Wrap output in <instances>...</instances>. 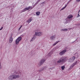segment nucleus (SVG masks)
<instances>
[{"mask_svg":"<svg viewBox=\"0 0 80 80\" xmlns=\"http://www.w3.org/2000/svg\"><path fill=\"white\" fill-rule=\"evenodd\" d=\"M11 72L12 74H15L9 76L8 77L9 80H15V79H17L18 78H20V75H19V74H20V72L19 71L15 70L13 71H12Z\"/></svg>","mask_w":80,"mask_h":80,"instance_id":"nucleus-1","label":"nucleus"},{"mask_svg":"<svg viewBox=\"0 0 80 80\" xmlns=\"http://www.w3.org/2000/svg\"><path fill=\"white\" fill-rule=\"evenodd\" d=\"M73 18V15H70L67 17V18L66 19V22H64L65 23H70L72 19Z\"/></svg>","mask_w":80,"mask_h":80,"instance_id":"nucleus-2","label":"nucleus"},{"mask_svg":"<svg viewBox=\"0 0 80 80\" xmlns=\"http://www.w3.org/2000/svg\"><path fill=\"white\" fill-rule=\"evenodd\" d=\"M66 57H62L60 58L58 61L57 62V63H62V62H63V63H64L66 61H67V59H66Z\"/></svg>","mask_w":80,"mask_h":80,"instance_id":"nucleus-3","label":"nucleus"},{"mask_svg":"<svg viewBox=\"0 0 80 80\" xmlns=\"http://www.w3.org/2000/svg\"><path fill=\"white\" fill-rule=\"evenodd\" d=\"M34 7V6H33L32 7L30 6L28 8H26L24 9L21 11V13H22V12H25V11H27V10H28L32 9V8H33Z\"/></svg>","mask_w":80,"mask_h":80,"instance_id":"nucleus-4","label":"nucleus"},{"mask_svg":"<svg viewBox=\"0 0 80 80\" xmlns=\"http://www.w3.org/2000/svg\"><path fill=\"white\" fill-rule=\"evenodd\" d=\"M35 34L36 36H38V37H40L42 36V35H43V32H35Z\"/></svg>","mask_w":80,"mask_h":80,"instance_id":"nucleus-5","label":"nucleus"},{"mask_svg":"<svg viewBox=\"0 0 80 80\" xmlns=\"http://www.w3.org/2000/svg\"><path fill=\"white\" fill-rule=\"evenodd\" d=\"M22 37H19L16 40L15 43L16 45H18L19 43V42H20L21 40H22Z\"/></svg>","mask_w":80,"mask_h":80,"instance_id":"nucleus-6","label":"nucleus"},{"mask_svg":"<svg viewBox=\"0 0 80 80\" xmlns=\"http://www.w3.org/2000/svg\"><path fill=\"white\" fill-rule=\"evenodd\" d=\"M66 52H67V50L65 49V50H63L59 53V55H60V56H62L64 54V53H65Z\"/></svg>","mask_w":80,"mask_h":80,"instance_id":"nucleus-7","label":"nucleus"},{"mask_svg":"<svg viewBox=\"0 0 80 80\" xmlns=\"http://www.w3.org/2000/svg\"><path fill=\"white\" fill-rule=\"evenodd\" d=\"M75 57H72L69 59V62H73L75 60Z\"/></svg>","mask_w":80,"mask_h":80,"instance_id":"nucleus-8","label":"nucleus"},{"mask_svg":"<svg viewBox=\"0 0 80 80\" xmlns=\"http://www.w3.org/2000/svg\"><path fill=\"white\" fill-rule=\"evenodd\" d=\"M9 41L10 43H12L13 42V39L12 38V36L11 35L10 36L9 38Z\"/></svg>","mask_w":80,"mask_h":80,"instance_id":"nucleus-9","label":"nucleus"},{"mask_svg":"<svg viewBox=\"0 0 80 80\" xmlns=\"http://www.w3.org/2000/svg\"><path fill=\"white\" fill-rule=\"evenodd\" d=\"M77 62L78 61H76L74 63H73L70 66V69H72V68H73V67H74V66H75V65H76V64H77Z\"/></svg>","mask_w":80,"mask_h":80,"instance_id":"nucleus-10","label":"nucleus"},{"mask_svg":"<svg viewBox=\"0 0 80 80\" xmlns=\"http://www.w3.org/2000/svg\"><path fill=\"white\" fill-rule=\"evenodd\" d=\"M55 38H56V35H54L51 36L50 37V39L51 40H54L55 39Z\"/></svg>","mask_w":80,"mask_h":80,"instance_id":"nucleus-11","label":"nucleus"},{"mask_svg":"<svg viewBox=\"0 0 80 80\" xmlns=\"http://www.w3.org/2000/svg\"><path fill=\"white\" fill-rule=\"evenodd\" d=\"M45 61V59H42L41 60V61L40 63V65H42V64H43V63H44Z\"/></svg>","mask_w":80,"mask_h":80,"instance_id":"nucleus-12","label":"nucleus"},{"mask_svg":"<svg viewBox=\"0 0 80 80\" xmlns=\"http://www.w3.org/2000/svg\"><path fill=\"white\" fill-rule=\"evenodd\" d=\"M68 31V29H61V32H67Z\"/></svg>","mask_w":80,"mask_h":80,"instance_id":"nucleus-13","label":"nucleus"},{"mask_svg":"<svg viewBox=\"0 0 80 80\" xmlns=\"http://www.w3.org/2000/svg\"><path fill=\"white\" fill-rule=\"evenodd\" d=\"M32 18H30L29 19H28V20L27 21V22H28V23H30V22H31L32 21Z\"/></svg>","mask_w":80,"mask_h":80,"instance_id":"nucleus-14","label":"nucleus"},{"mask_svg":"<svg viewBox=\"0 0 80 80\" xmlns=\"http://www.w3.org/2000/svg\"><path fill=\"white\" fill-rule=\"evenodd\" d=\"M35 39V36H34L31 40L30 41V42H33V41Z\"/></svg>","mask_w":80,"mask_h":80,"instance_id":"nucleus-15","label":"nucleus"},{"mask_svg":"<svg viewBox=\"0 0 80 80\" xmlns=\"http://www.w3.org/2000/svg\"><path fill=\"white\" fill-rule=\"evenodd\" d=\"M45 68H42V69L38 71V72H41L42 71H43V70H45Z\"/></svg>","mask_w":80,"mask_h":80,"instance_id":"nucleus-16","label":"nucleus"},{"mask_svg":"<svg viewBox=\"0 0 80 80\" xmlns=\"http://www.w3.org/2000/svg\"><path fill=\"white\" fill-rule=\"evenodd\" d=\"M53 54V52H50L48 54V57H51L52 56V55Z\"/></svg>","mask_w":80,"mask_h":80,"instance_id":"nucleus-17","label":"nucleus"},{"mask_svg":"<svg viewBox=\"0 0 80 80\" xmlns=\"http://www.w3.org/2000/svg\"><path fill=\"white\" fill-rule=\"evenodd\" d=\"M59 42H60V41H57L55 42V43H54L53 44H52V46H55V45H57V43H58Z\"/></svg>","mask_w":80,"mask_h":80,"instance_id":"nucleus-18","label":"nucleus"},{"mask_svg":"<svg viewBox=\"0 0 80 80\" xmlns=\"http://www.w3.org/2000/svg\"><path fill=\"white\" fill-rule=\"evenodd\" d=\"M65 68V66L64 65L61 67V69L62 70H64Z\"/></svg>","mask_w":80,"mask_h":80,"instance_id":"nucleus-19","label":"nucleus"},{"mask_svg":"<svg viewBox=\"0 0 80 80\" xmlns=\"http://www.w3.org/2000/svg\"><path fill=\"white\" fill-rule=\"evenodd\" d=\"M65 6L63 7L62 8L61 10H60V11H62V10H63L64 9H65V8H66V7H67V5H65Z\"/></svg>","mask_w":80,"mask_h":80,"instance_id":"nucleus-20","label":"nucleus"},{"mask_svg":"<svg viewBox=\"0 0 80 80\" xmlns=\"http://www.w3.org/2000/svg\"><path fill=\"white\" fill-rule=\"evenodd\" d=\"M40 12H37L36 13V14L38 16L40 15Z\"/></svg>","mask_w":80,"mask_h":80,"instance_id":"nucleus-21","label":"nucleus"},{"mask_svg":"<svg viewBox=\"0 0 80 80\" xmlns=\"http://www.w3.org/2000/svg\"><path fill=\"white\" fill-rule=\"evenodd\" d=\"M1 61H0V70H1L2 68V64H1Z\"/></svg>","mask_w":80,"mask_h":80,"instance_id":"nucleus-22","label":"nucleus"},{"mask_svg":"<svg viewBox=\"0 0 80 80\" xmlns=\"http://www.w3.org/2000/svg\"><path fill=\"white\" fill-rule=\"evenodd\" d=\"M22 25H21V26L20 27L18 28V31H19L20 30V29L21 28H22Z\"/></svg>","mask_w":80,"mask_h":80,"instance_id":"nucleus-23","label":"nucleus"},{"mask_svg":"<svg viewBox=\"0 0 80 80\" xmlns=\"http://www.w3.org/2000/svg\"><path fill=\"white\" fill-rule=\"evenodd\" d=\"M41 0H38L37 2L36 3V5H37V3H38V2H40V1Z\"/></svg>","mask_w":80,"mask_h":80,"instance_id":"nucleus-24","label":"nucleus"},{"mask_svg":"<svg viewBox=\"0 0 80 80\" xmlns=\"http://www.w3.org/2000/svg\"><path fill=\"white\" fill-rule=\"evenodd\" d=\"M75 55H77L78 57L79 56V54H78L77 53L75 54Z\"/></svg>","mask_w":80,"mask_h":80,"instance_id":"nucleus-25","label":"nucleus"},{"mask_svg":"<svg viewBox=\"0 0 80 80\" xmlns=\"http://www.w3.org/2000/svg\"><path fill=\"white\" fill-rule=\"evenodd\" d=\"M72 0H70L68 2V3L66 5H68V4L69 2H70V1H72Z\"/></svg>","mask_w":80,"mask_h":80,"instance_id":"nucleus-26","label":"nucleus"},{"mask_svg":"<svg viewBox=\"0 0 80 80\" xmlns=\"http://www.w3.org/2000/svg\"><path fill=\"white\" fill-rule=\"evenodd\" d=\"M3 27H2L0 29V30H2V29H3Z\"/></svg>","mask_w":80,"mask_h":80,"instance_id":"nucleus-27","label":"nucleus"},{"mask_svg":"<svg viewBox=\"0 0 80 80\" xmlns=\"http://www.w3.org/2000/svg\"><path fill=\"white\" fill-rule=\"evenodd\" d=\"M77 2H80V0H76Z\"/></svg>","mask_w":80,"mask_h":80,"instance_id":"nucleus-28","label":"nucleus"},{"mask_svg":"<svg viewBox=\"0 0 80 80\" xmlns=\"http://www.w3.org/2000/svg\"><path fill=\"white\" fill-rule=\"evenodd\" d=\"M78 17H80V15H79V13H78Z\"/></svg>","mask_w":80,"mask_h":80,"instance_id":"nucleus-29","label":"nucleus"},{"mask_svg":"<svg viewBox=\"0 0 80 80\" xmlns=\"http://www.w3.org/2000/svg\"><path fill=\"white\" fill-rule=\"evenodd\" d=\"M68 29H69L70 30H72V28H68Z\"/></svg>","mask_w":80,"mask_h":80,"instance_id":"nucleus-30","label":"nucleus"},{"mask_svg":"<svg viewBox=\"0 0 80 80\" xmlns=\"http://www.w3.org/2000/svg\"><path fill=\"white\" fill-rule=\"evenodd\" d=\"M80 12V9L79 10L78 12V13H79Z\"/></svg>","mask_w":80,"mask_h":80,"instance_id":"nucleus-31","label":"nucleus"},{"mask_svg":"<svg viewBox=\"0 0 80 80\" xmlns=\"http://www.w3.org/2000/svg\"><path fill=\"white\" fill-rule=\"evenodd\" d=\"M38 80H40V79H38Z\"/></svg>","mask_w":80,"mask_h":80,"instance_id":"nucleus-32","label":"nucleus"}]
</instances>
